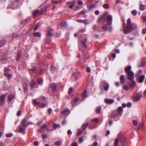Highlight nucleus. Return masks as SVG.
Listing matches in <instances>:
<instances>
[{"label": "nucleus", "mask_w": 146, "mask_h": 146, "mask_svg": "<svg viewBox=\"0 0 146 146\" xmlns=\"http://www.w3.org/2000/svg\"><path fill=\"white\" fill-rule=\"evenodd\" d=\"M82 3V2L80 1H79L78 2V4L79 5H81Z\"/></svg>", "instance_id": "69168bd1"}, {"label": "nucleus", "mask_w": 146, "mask_h": 146, "mask_svg": "<svg viewBox=\"0 0 146 146\" xmlns=\"http://www.w3.org/2000/svg\"><path fill=\"white\" fill-rule=\"evenodd\" d=\"M133 123L135 126H136L137 125L138 123L137 121L134 120L133 121Z\"/></svg>", "instance_id": "de8ad7c7"}, {"label": "nucleus", "mask_w": 146, "mask_h": 146, "mask_svg": "<svg viewBox=\"0 0 146 146\" xmlns=\"http://www.w3.org/2000/svg\"><path fill=\"white\" fill-rule=\"evenodd\" d=\"M143 123H140L139 124L138 128L139 129L143 128Z\"/></svg>", "instance_id": "c03bdc74"}, {"label": "nucleus", "mask_w": 146, "mask_h": 146, "mask_svg": "<svg viewBox=\"0 0 146 146\" xmlns=\"http://www.w3.org/2000/svg\"><path fill=\"white\" fill-rule=\"evenodd\" d=\"M122 106L124 108H125L126 106H127V105H126V104L125 103H123L122 104Z\"/></svg>", "instance_id": "774afa93"}, {"label": "nucleus", "mask_w": 146, "mask_h": 146, "mask_svg": "<svg viewBox=\"0 0 146 146\" xmlns=\"http://www.w3.org/2000/svg\"><path fill=\"white\" fill-rule=\"evenodd\" d=\"M24 89L25 91H27V86L26 85L25 86H24Z\"/></svg>", "instance_id": "13d9d810"}, {"label": "nucleus", "mask_w": 146, "mask_h": 146, "mask_svg": "<svg viewBox=\"0 0 146 146\" xmlns=\"http://www.w3.org/2000/svg\"><path fill=\"white\" fill-rule=\"evenodd\" d=\"M60 126V125H59L56 123H54L53 125V128L55 129L57 127H59Z\"/></svg>", "instance_id": "f704fd0d"}, {"label": "nucleus", "mask_w": 146, "mask_h": 146, "mask_svg": "<svg viewBox=\"0 0 146 146\" xmlns=\"http://www.w3.org/2000/svg\"><path fill=\"white\" fill-rule=\"evenodd\" d=\"M105 101L106 103L111 104L112 103L114 102V100L111 99H108L107 98H106L105 99Z\"/></svg>", "instance_id": "f3484780"}, {"label": "nucleus", "mask_w": 146, "mask_h": 146, "mask_svg": "<svg viewBox=\"0 0 146 146\" xmlns=\"http://www.w3.org/2000/svg\"><path fill=\"white\" fill-rule=\"evenodd\" d=\"M103 7L105 9H108L109 7V5L108 4H105L103 5Z\"/></svg>", "instance_id": "ea45409f"}, {"label": "nucleus", "mask_w": 146, "mask_h": 146, "mask_svg": "<svg viewBox=\"0 0 146 146\" xmlns=\"http://www.w3.org/2000/svg\"><path fill=\"white\" fill-rule=\"evenodd\" d=\"M101 110V107L100 106H98L96 108V111L97 113H99L100 112Z\"/></svg>", "instance_id": "393cba45"}, {"label": "nucleus", "mask_w": 146, "mask_h": 146, "mask_svg": "<svg viewBox=\"0 0 146 146\" xmlns=\"http://www.w3.org/2000/svg\"><path fill=\"white\" fill-rule=\"evenodd\" d=\"M34 34L35 36H38V37H40L41 36V34L39 32H37L36 33H34Z\"/></svg>", "instance_id": "4c0bfd02"}, {"label": "nucleus", "mask_w": 146, "mask_h": 146, "mask_svg": "<svg viewBox=\"0 0 146 146\" xmlns=\"http://www.w3.org/2000/svg\"><path fill=\"white\" fill-rule=\"evenodd\" d=\"M35 83L34 80L31 81L30 83V88L31 89H33L34 88V85Z\"/></svg>", "instance_id": "4be33fe9"}, {"label": "nucleus", "mask_w": 146, "mask_h": 146, "mask_svg": "<svg viewBox=\"0 0 146 146\" xmlns=\"http://www.w3.org/2000/svg\"><path fill=\"white\" fill-rule=\"evenodd\" d=\"M120 82L121 84H123L125 82V78L123 75H121L120 77Z\"/></svg>", "instance_id": "dca6fc26"}, {"label": "nucleus", "mask_w": 146, "mask_h": 146, "mask_svg": "<svg viewBox=\"0 0 146 146\" xmlns=\"http://www.w3.org/2000/svg\"><path fill=\"white\" fill-rule=\"evenodd\" d=\"M47 104V102H46V103H42L40 104V105L39 106L40 108H42L45 107Z\"/></svg>", "instance_id": "a878e982"}, {"label": "nucleus", "mask_w": 146, "mask_h": 146, "mask_svg": "<svg viewBox=\"0 0 146 146\" xmlns=\"http://www.w3.org/2000/svg\"><path fill=\"white\" fill-rule=\"evenodd\" d=\"M131 66H128L125 68V73L128 75V78L130 80H132L134 78V73L131 70Z\"/></svg>", "instance_id": "20e7f679"}, {"label": "nucleus", "mask_w": 146, "mask_h": 146, "mask_svg": "<svg viewBox=\"0 0 146 146\" xmlns=\"http://www.w3.org/2000/svg\"><path fill=\"white\" fill-rule=\"evenodd\" d=\"M133 79L132 80H130L131 81V83L130 84V86L131 87H134L135 85V82L133 80Z\"/></svg>", "instance_id": "c756f323"}, {"label": "nucleus", "mask_w": 146, "mask_h": 146, "mask_svg": "<svg viewBox=\"0 0 146 146\" xmlns=\"http://www.w3.org/2000/svg\"><path fill=\"white\" fill-rule=\"evenodd\" d=\"M79 141L80 143L82 142L83 141V138L82 137L80 138L79 139Z\"/></svg>", "instance_id": "5fc2aeb1"}, {"label": "nucleus", "mask_w": 146, "mask_h": 146, "mask_svg": "<svg viewBox=\"0 0 146 146\" xmlns=\"http://www.w3.org/2000/svg\"><path fill=\"white\" fill-rule=\"evenodd\" d=\"M131 13L133 15H135L137 13V11L136 10H133L131 11Z\"/></svg>", "instance_id": "37998d69"}, {"label": "nucleus", "mask_w": 146, "mask_h": 146, "mask_svg": "<svg viewBox=\"0 0 146 146\" xmlns=\"http://www.w3.org/2000/svg\"><path fill=\"white\" fill-rule=\"evenodd\" d=\"M145 78V76L144 75H141L139 78L138 81L140 83L143 82Z\"/></svg>", "instance_id": "a211bd4d"}, {"label": "nucleus", "mask_w": 146, "mask_h": 146, "mask_svg": "<svg viewBox=\"0 0 146 146\" xmlns=\"http://www.w3.org/2000/svg\"><path fill=\"white\" fill-rule=\"evenodd\" d=\"M54 31L51 29H48L47 31V35L48 36H52L53 35Z\"/></svg>", "instance_id": "4468645a"}, {"label": "nucleus", "mask_w": 146, "mask_h": 146, "mask_svg": "<svg viewBox=\"0 0 146 146\" xmlns=\"http://www.w3.org/2000/svg\"><path fill=\"white\" fill-rule=\"evenodd\" d=\"M13 135L12 133H10L6 134L5 136L7 137H12Z\"/></svg>", "instance_id": "58836bf2"}, {"label": "nucleus", "mask_w": 146, "mask_h": 146, "mask_svg": "<svg viewBox=\"0 0 146 146\" xmlns=\"http://www.w3.org/2000/svg\"><path fill=\"white\" fill-rule=\"evenodd\" d=\"M33 104L37 106H39L40 103L39 102L37 101L36 100H33Z\"/></svg>", "instance_id": "2f4dec72"}, {"label": "nucleus", "mask_w": 146, "mask_h": 146, "mask_svg": "<svg viewBox=\"0 0 146 146\" xmlns=\"http://www.w3.org/2000/svg\"><path fill=\"white\" fill-rule=\"evenodd\" d=\"M22 53L21 51H19L18 52V54L17 55V60H19V58L22 56Z\"/></svg>", "instance_id": "cd10ccee"}, {"label": "nucleus", "mask_w": 146, "mask_h": 146, "mask_svg": "<svg viewBox=\"0 0 146 146\" xmlns=\"http://www.w3.org/2000/svg\"><path fill=\"white\" fill-rule=\"evenodd\" d=\"M5 75L9 79H11L12 77V71L9 69L6 68L4 72Z\"/></svg>", "instance_id": "423d86ee"}, {"label": "nucleus", "mask_w": 146, "mask_h": 146, "mask_svg": "<svg viewBox=\"0 0 146 146\" xmlns=\"http://www.w3.org/2000/svg\"><path fill=\"white\" fill-rule=\"evenodd\" d=\"M87 97V92L85 90L82 94V98H83V100H84Z\"/></svg>", "instance_id": "bb28decb"}, {"label": "nucleus", "mask_w": 146, "mask_h": 146, "mask_svg": "<svg viewBox=\"0 0 146 146\" xmlns=\"http://www.w3.org/2000/svg\"><path fill=\"white\" fill-rule=\"evenodd\" d=\"M42 14L40 11L38 9H36L33 13V15L35 17H36L38 15H39Z\"/></svg>", "instance_id": "9b49d317"}, {"label": "nucleus", "mask_w": 146, "mask_h": 146, "mask_svg": "<svg viewBox=\"0 0 146 146\" xmlns=\"http://www.w3.org/2000/svg\"><path fill=\"white\" fill-rule=\"evenodd\" d=\"M34 145L35 146H38L39 145V143L37 141H35L34 142Z\"/></svg>", "instance_id": "09e8293b"}, {"label": "nucleus", "mask_w": 146, "mask_h": 146, "mask_svg": "<svg viewBox=\"0 0 146 146\" xmlns=\"http://www.w3.org/2000/svg\"><path fill=\"white\" fill-rule=\"evenodd\" d=\"M123 112V109L122 107H118L117 110L114 111L110 115L111 117L115 121L119 119L121 115Z\"/></svg>", "instance_id": "f03ea898"}, {"label": "nucleus", "mask_w": 146, "mask_h": 146, "mask_svg": "<svg viewBox=\"0 0 146 146\" xmlns=\"http://www.w3.org/2000/svg\"><path fill=\"white\" fill-rule=\"evenodd\" d=\"M93 121H94L96 123H97L99 121V120L97 118H94L93 119Z\"/></svg>", "instance_id": "864d4df0"}, {"label": "nucleus", "mask_w": 146, "mask_h": 146, "mask_svg": "<svg viewBox=\"0 0 146 146\" xmlns=\"http://www.w3.org/2000/svg\"><path fill=\"white\" fill-rule=\"evenodd\" d=\"M110 132L108 130H107L106 131V136H107V135H109L110 134Z\"/></svg>", "instance_id": "680f3d73"}, {"label": "nucleus", "mask_w": 146, "mask_h": 146, "mask_svg": "<svg viewBox=\"0 0 146 146\" xmlns=\"http://www.w3.org/2000/svg\"><path fill=\"white\" fill-rule=\"evenodd\" d=\"M47 125L46 124H44L42 125L39 129L38 130V131L40 133H42L43 131H44V129L46 128Z\"/></svg>", "instance_id": "2eb2a0df"}, {"label": "nucleus", "mask_w": 146, "mask_h": 146, "mask_svg": "<svg viewBox=\"0 0 146 146\" xmlns=\"http://www.w3.org/2000/svg\"><path fill=\"white\" fill-rule=\"evenodd\" d=\"M86 38L82 39V41H81L82 44L84 47H86V45L85 43L86 42Z\"/></svg>", "instance_id": "5701e85b"}, {"label": "nucleus", "mask_w": 146, "mask_h": 146, "mask_svg": "<svg viewBox=\"0 0 146 146\" xmlns=\"http://www.w3.org/2000/svg\"><path fill=\"white\" fill-rule=\"evenodd\" d=\"M75 2V1L72 2H67L66 4L67 5H69L68 7L69 8L71 9L74 6V4Z\"/></svg>", "instance_id": "f8f14e48"}, {"label": "nucleus", "mask_w": 146, "mask_h": 146, "mask_svg": "<svg viewBox=\"0 0 146 146\" xmlns=\"http://www.w3.org/2000/svg\"><path fill=\"white\" fill-rule=\"evenodd\" d=\"M140 10L141 11L144 10L145 9L144 5H141L139 7Z\"/></svg>", "instance_id": "a19ab883"}, {"label": "nucleus", "mask_w": 146, "mask_h": 146, "mask_svg": "<svg viewBox=\"0 0 146 146\" xmlns=\"http://www.w3.org/2000/svg\"><path fill=\"white\" fill-rule=\"evenodd\" d=\"M61 142L60 141H57L54 143V144L58 146H59L61 144Z\"/></svg>", "instance_id": "79ce46f5"}, {"label": "nucleus", "mask_w": 146, "mask_h": 146, "mask_svg": "<svg viewBox=\"0 0 146 146\" xmlns=\"http://www.w3.org/2000/svg\"><path fill=\"white\" fill-rule=\"evenodd\" d=\"M72 131H71L70 130V129H69L68 130V132H67V133L68 134H70L72 133Z\"/></svg>", "instance_id": "e2e57ef3"}, {"label": "nucleus", "mask_w": 146, "mask_h": 146, "mask_svg": "<svg viewBox=\"0 0 146 146\" xmlns=\"http://www.w3.org/2000/svg\"><path fill=\"white\" fill-rule=\"evenodd\" d=\"M37 81L38 84H41L43 83V80L42 79L40 78H38Z\"/></svg>", "instance_id": "c9c22d12"}, {"label": "nucleus", "mask_w": 146, "mask_h": 146, "mask_svg": "<svg viewBox=\"0 0 146 146\" xmlns=\"http://www.w3.org/2000/svg\"><path fill=\"white\" fill-rule=\"evenodd\" d=\"M79 100V98L78 97H77L76 98L73 100V102L75 103H76L77 101H78Z\"/></svg>", "instance_id": "a18cd8bd"}, {"label": "nucleus", "mask_w": 146, "mask_h": 146, "mask_svg": "<svg viewBox=\"0 0 146 146\" xmlns=\"http://www.w3.org/2000/svg\"><path fill=\"white\" fill-rule=\"evenodd\" d=\"M86 70L88 72H90L91 69L89 67H88L87 68Z\"/></svg>", "instance_id": "6e6d98bb"}, {"label": "nucleus", "mask_w": 146, "mask_h": 146, "mask_svg": "<svg viewBox=\"0 0 146 146\" xmlns=\"http://www.w3.org/2000/svg\"><path fill=\"white\" fill-rule=\"evenodd\" d=\"M123 88L124 89L126 90H128V87L126 85H124L123 86Z\"/></svg>", "instance_id": "3c124183"}, {"label": "nucleus", "mask_w": 146, "mask_h": 146, "mask_svg": "<svg viewBox=\"0 0 146 146\" xmlns=\"http://www.w3.org/2000/svg\"><path fill=\"white\" fill-rule=\"evenodd\" d=\"M76 21L79 23H86V20H82L81 19H78L76 20Z\"/></svg>", "instance_id": "473e14b6"}, {"label": "nucleus", "mask_w": 146, "mask_h": 146, "mask_svg": "<svg viewBox=\"0 0 146 146\" xmlns=\"http://www.w3.org/2000/svg\"><path fill=\"white\" fill-rule=\"evenodd\" d=\"M73 90V89L72 88H69L68 90V93L69 94H71L72 93V91Z\"/></svg>", "instance_id": "8fccbe9b"}, {"label": "nucleus", "mask_w": 146, "mask_h": 146, "mask_svg": "<svg viewBox=\"0 0 146 146\" xmlns=\"http://www.w3.org/2000/svg\"><path fill=\"white\" fill-rule=\"evenodd\" d=\"M21 111H18V112L17 113V115L19 116H20L21 114Z\"/></svg>", "instance_id": "052dcab7"}, {"label": "nucleus", "mask_w": 146, "mask_h": 146, "mask_svg": "<svg viewBox=\"0 0 146 146\" xmlns=\"http://www.w3.org/2000/svg\"><path fill=\"white\" fill-rule=\"evenodd\" d=\"M50 87L52 88V91H55L56 90V84L54 83L52 84L50 86Z\"/></svg>", "instance_id": "aec40b11"}, {"label": "nucleus", "mask_w": 146, "mask_h": 146, "mask_svg": "<svg viewBox=\"0 0 146 146\" xmlns=\"http://www.w3.org/2000/svg\"><path fill=\"white\" fill-rule=\"evenodd\" d=\"M6 98V95L3 94L0 97V103L1 104H4L5 103V98Z\"/></svg>", "instance_id": "9d476101"}, {"label": "nucleus", "mask_w": 146, "mask_h": 146, "mask_svg": "<svg viewBox=\"0 0 146 146\" xmlns=\"http://www.w3.org/2000/svg\"><path fill=\"white\" fill-rule=\"evenodd\" d=\"M40 23H38L36 25L34 28V30L35 31L37 30L40 26Z\"/></svg>", "instance_id": "e433bc0d"}, {"label": "nucleus", "mask_w": 146, "mask_h": 146, "mask_svg": "<svg viewBox=\"0 0 146 146\" xmlns=\"http://www.w3.org/2000/svg\"><path fill=\"white\" fill-rule=\"evenodd\" d=\"M72 146H78V145L76 142H75L72 144Z\"/></svg>", "instance_id": "603ef678"}, {"label": "nucleus", "mask_w": 146, "mask_h": 146, "mask_svg": "<svg viewBox=\"0 0 146 146\" xmlns=\"http://www.w3.org/2000/svg\"><path fill=\"white\" fill-rule=\"evenodd\" d=\"M146 33V28H144L142 31V33L143 34L145 33Z\"/></svg>", "instance_id": "bf43d9fd"}, {"label": "nucleus", "mask_w": 146, "mask_h": 146, "mask_svg": "<svg viewBox=\"0 0 146 146\" xmlns=\"http://www.w3.org/2000/svg\"><path fill=\"white\" fill-rule=\"evenodd\" d=\"M101 86L104 88V90L107 91L110 87L109 84L106 81L104 80L101 83Z\"/></svg>", "instance_id": "0eeeda50"}, {"label": "nucleus", "mask_w": 146, "mask_h": 146, "mask_svg": "<svg viewBox=\"0 0 146 146\" xmlns=\"http://www.w3.org/2000/svg\"><path fill=\"white\" fill-rule=\"evenodd\" d=\"M127 22L128 25L126 28V30L127 32H131L137 27V26L135 24L133 23L131 24V21L130 18L128 19Z\"/></svg>", "instance_id": "7ed1b4c3"}, {"label": "nucleus", "mask_w": 146, "mask_h": 146, "mask_svg": "<svg viewBox=\"0 0 146 146\" xmlns=\"http://www.w3.org/2000/svg\"><path fill=\"white\" fill-rule=\"evenodd\" d=\"M125 140V136H122L121 138H119L118 137L115 140L114 143V146H118L119 142L120 143L122 146H123L121 144L124 143Z\"/></svg>", "instance_id": "39448f33"}, {"label": "nucleus", "mask_w": 146, "mask_h": 146, "mask_svg": "<svg viewBox=\"0 0 146 146\" xmlns=\"http://www.w3.org/2000/svg\"><path fill=\"white\" fill-rule=\"evenodd\" d=\"M108 123L109 125H111L112 124V121H110L108 122Z\"/></svg>", "instance_id": "338daca9"}, {"label": "nucleus", "mask_w": 146, "mask_h": 146, "mask_svg": "<svg viewBox=\"0 0 146 146\" xmlns=\"http://www.w3.org/2000/svg\"><path fill=\"white\" fill-rule=\"evenodd\" d=\"M62 113L63 115H68L70 114V112L68 109H65L63 110Z\"/></svg>", "instance_id": "ddd939ff"}, {"label": "nucleus", "mask_w": 146, "mask_h": 146, "mask_svg": "<svg viewBox=\"0 0 146 146\" xmlns=\"http://www.w3.org/2000/svg\"><path fill=\"white\" fill-rule=\"evenodd\" d=\"M29 122H28L27 119H24L21 122V125H22L24 127H27L29 124Z\"/></svg>", "instance_id": "1a4fd4ad"}, {"label": "nucleus", "mask_w": 146, "mask_h": 146, "mask_svg": "<svg viewBox=\"0 0 146 146\" xmlns=\"http://www.w3.org/2000/svg\"><path fill=\"white\" fill-rule=\"evenodd\" d=\"M88 125V123H83L82 126V129H84Z\"/></svg>", "instance_id": "c85d7f7f"}, {"label": "nucleus", "mask_w": 146, "mask_h": 146, "mask_svg": "<svg viewBox=\"0 0 146 146\" xmlns=\"http://www.w3.org/2000/svg\"><path fill=\"white\" fill-rule=\"evenodd\" d=\"M83 131L81 129H79L77 132L76 136H78L82 134V133Z\"/></svg>", "instance_id": "b1692460"}, {"label": "nucleus", "mask_w": 146, "mask_h": 146, "mask_svg": "<svg viewBox=\"0 0 146 146\" xmlns=\"http://www.w3.org/2000/svg\"><path fill=\"white\" fill-rule=\"evenodd\" d=\"M52 111V110L51 108H50L48 109V112L49 114H50L51 113Z\"/></svg>", "instance_id": "0e129e2a"}, {"label": "nucleus", "mask_w": 146, "mask_h": 146, "mask_svg": "<svg viewBox=\"0 0 146 146\" xmlns=\"http://www.w3.org/2000/svg\"><path fill=\"white\" fill-rule=\"evenodd\" d=\"M15 96L13 95H10L8 98V100L10 102L11 100Z\"/></svg>", "instance_id": "72a5a7b5"}, {"label": "nucleus", "mask_w": 146, "mask_h": 146, "mask_svg": "<svg viewBox=\"0 0 146 146\" xmlns=\"http://www.w3.org/2000/svg\"><path fill=\"white\" fill-rule=\"evenodd\" d=\"M15 131L17 133L20 132L21 133L23 134H25V129L22 127L21 125Z\"/></svg>", "instance_id": "6e6552de"}, {"label": "nucleus", "mask_w": 146, "mask_h": 146, "mask_svg": "<svg viewBox=\"0 0 146 146\" xmlns=\"http://www.w3.org/2000/svg\"><path fill=\"white\" fill-rule=\"evenodd\" d=\"M6 43V41L5 40H1L0 41V47L4 46Z\"/></svg>", "instance_id": "7c9ffc66"}, {"label": "nucleus", "mask_w": 146, "mask_h": 146, "mask_svg": "<svg viewBox=\"0 0 146 146\" xmlns=\"http://www.w3.org/2000/svg\"><path fill=\"white\" fill-rule=\"evenodd\" d=\"M106 20L108 25H105L102 26V31H111L112 30V27H110V28H108V25H111L112 20V17L111 15H109L108 12H106L101 17L99 18L98 21L101 22L104 20Z\"/></svg>", "instance_id": "f257e3e1"}, {"label": "nucleus", "mask_w": 146, "mask_h": 146, "mask_svg": "<svg viewBox=\"0 0 146 146\" xmlns=\"http://www.w3.org/2000/svg\"><path fill=\"white\" fill-rule=\"evenodd\" d=\"M127 107L128 108H130L131 106V103L130 102H128L126 104Z\"/></svg>", "instance_id": "49530a36"}, {"label": "nucleus", "mask_w": 146, "mask_h": 146, "mask_svg": "<svg viewBox=\"0 0 146 146\" xmlns=\"http://www.w3.org/2000/svg\"><path fill=\"white\" fill-rule=\"evenodd\" d=\"M141 94L140 93H137L135 97V100L136 101H139L141 98Z\"/></svg>", "instance_id": "6ab92c4d"}, {"label": "nucleus", "mask_w": 146, "mask_h": 146, "mask_svg": "<svg viewBox=\"0 0 146 146\" xmlns=\"http://www.w3.org/2000/svg\"><path fill=\"white\" fill-rule=\"evenodd\" d=\"M42 137L43 139H45L47 137V136L45 134H43L42 135Z\"/></svg>", "instance_id": "4d7b16f0"}, {"label": "nucleus", "mask_w": 146, "mask_h": 146, "mask_svg": "<svg viewBox=\"0 0 146 146\" xmlns=\"http://www.w3.org/2000/svg\"><path fill=\"white\" fill-rule=\"evenodd\" d=\"M47 7V6L44 5V6L41 8L40 11L42 13L46 11Z\"/></svg>", "instance_id": "412c9836"}]
</instances>
